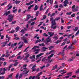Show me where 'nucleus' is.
<instances>
[{
  "label": "nucleus",
  "mask_w": 79,
  "mask_h": 79,
  "mask_svg": "<svg viewBox=\"0 0 79 79\" xmlns=\"http://www.w3.org/2000/svg\"><path fill=\"white\" fill-rule=\"evenodd\" d=\"M60 18H61V17H59L57 18H55L54 19L55 21H58V20H60Z\"/></svg>",
  "instance_id": "nucleus-30"
},
{
  "label": "nucleus",
  "mask_w": 79,
  "mask_h": 79,
  "mask_svg": "<svg viewBox=\"0 0 79 79\" xmlns=\"http://www.w3.org/2000/svg\"><path fill=\"white\" fill-rule=\"evenodd\" d=\"M31 18V17H27V18L26 19H25V21H28V20H29V19H30Z\"/></svg>",
  "instance_id": "nucleus-44"
},
{
  "label": "nucleus",
  "mask_w": 79,
  "mask_h": 79,
  "mask_svg": "<svg viewBox=\"0 0 79 79\" xmlns=\"http://www.w3.org/2000/svg\"><path fill=\"white\" fill-rule=\"evenodd\" d=\"M56 25H52L51 28L52 29H55L56 28Z\"/></svg>",
  "instance_id": "nucleus-13"
},
{
  "label": "nucleus",
  "mask_w": 79,
  "mask_h": 79,
  "mask_svg": "<svg viewBox=\"0 0 79 79\" xmlns=\"http://www.w3.org/2000/svg\"><path fill=\"white\" fill-rule=\"evenodd\" d=\"M12 76H13V73H11L10 75H9L8 77L11 78V77H12Z\"/></svg>",
  "instance_id": "nucleus-51"
},
{
  "label": "nucleus",
  "mask_w": 79,
  "mask_h": 79,
  "mask_svg": "<svg viewBox=\"0 0 79 79\" xmlns=\"http://www.w3.org/2000/svg\"><path fill=\"white\" fill-rule=\"evenodd\" d=\"M20 32H22L23 34H24V30L23 29L22 30L20 31Z\"/></svg>",
  "instance_id": "nucleus-55"
},
{
  "label": "nucleus",
  "mask_w": 79,
  "mask_h": 79,
  "mask_svg": "<svg viewBox=\"0 0 79 79\" xmlns=\"http://www.w3.org/2000/svg\"><path fill=\"white\" fill-rule=\"evenodd\" d=\"M61 42V40H58L56 42H55V44H59V43Z\"/></svg>",
  "instance_id": "nucleus-29"
},
{
  "label": "nucleus",
  "mask_w": 79,
  "mask_h": 79,
  "mask_svg": "<svg viewBox=\"0 0 79 79\" xmlns=\"http://www.w3.org/2000/svg\"><path fill=\"white\" fill-rule=\"evenodd\" d=\"M12 7H13V6H10L7 9L8 10H10V9H11V8H12Z\"/></svg>",
  "instance_id": "nucleus-42"
},
{
  "label": "nucleus",
  "mask_w": 79,
  "mask_h": 79,
  "mask_svg": "<svg viewBox=\"0 0 79 79\" xmlns=\"http://www.w3.org/2000/svg\"><path fill=\"white\" fill-rule=\"evenodd\" d=\"M79 30L77 31V33L75 34V35L76 36L77 35L79 34Z\"/></svg>",
  "instance_id": "nucleus-58"
},
{
  "label": "nucleus",
  "mask_w": 79,
  "mask_h": 79,
  "mask_svg": "<svg viewBox=\"0 0 79 79\" xmlns=\"http://www.w3.org/2000/svg\"><path fill=\"white\" fill-rule=\"evenodd\" d=\"M8 16L7 20L9 21L10 23L11 22L14 18V15L10 14Z\"/></svg>",
  "instance_id": "nucleus-1"
},
{
  "label": "nucleus",
  "mask_w": 79,
  "mask_h": 79,
  "mask_svg": "<svg viewBox=\"0 0 79 79\" xmlns=\"http://www.w3.org/2000/svg\"><path fill=\"white\" fill-rule=\"evenodd\" d=\"M48 41L45 42H44L45 44H46V45H48L50 44V43Z\"/></svg>",
  "instance_id": "nucleus-34"
},
{
  "label": "nucleus",
  "mask_w": 79,
  "mask_h": 79,
  "mask_svg": "<svg viewBox=\"0 0 79 79\" xmlns=\"http://www.w3.org/2000/svg\"><path fill=\"white\" fill-rule=\"evenodd\" d=\"M73 44L72 43L71 45V46H69L68 48V49H74V47H73Z\"/></svg>",
  "instance_id": "nucleus-16"
},
{
  "label": "nucleus",
  "mask_w": 79,
  "mask_h": 79,
  "mask_svg": "<svg viewBox=\"0 0 79 79\" xmlns=\"http://www.w3.org/2000/svg\"><path fill=\"white\" fill-rule=\"evenodd\" d=\"M18 76H19V73H18L16 75L15 77L16 79H18Z\"/></svg>",
  "instance_id": "nucleus-47"
},
{
  "label": "nucleus",
  "mask_w": 79,
  "mask_h": 79,
  "mask_svg": "<svg viewBox=\"0 0 79 79\" xmlns=\"http://www.w3.org/2000/svg\"><path fill=\"white\" fill-rule=\"evenodd\" d=\"M43 73V72H41L40 73H38V74L36 76H34L33 77L32 76H30L29 77V79H34L35 78L36 79H37V77H40V75H41L42 74V73Z\"/></svg>",
  "instance_id": "nucleus-3"
},
{
  "label": "nucleus",
  "mask_w": 79,
  "mask_h": 79,
  "mask_svg": "<svg viewBox=\"0 0 79 79\" xmlns=\"http://www.w3.org/2000/svg\"><path fill=\"white\" fill-rule=\"evenodd\" d=\"M47 18V16L46 15H44L43 18V19H45Z\"/></svg>",
  "instance_id": "nucleus-61"
},
{
  "label": "nucleus",
  "mask_w": 79,
  "mask_h": 79,
  "mask_svg": "<svg viewBox=\"0 0 79 79\" xmlns=\"http://www.w3.org/2000/svg\"><path fill=\"white\" fill-rule=\"evenodd\" d=\"M23 71L24 73L23 74H27V73L29 72V70L28 69H27V68L26 67L23 68V69H22L21 70V71Z\"/></svg>",
  "instance_id": "nucleus-5"
},
{
  "label": "nucleus",
  "mask_w": 79,
  "mask_h": 79,
  "mask_svg": "<svg viewBox=\"0 0 79 79\" xmlns=\"http://www.w3.org/2000/svg\"><path fill=\"white\" fill-rule=\"evenodd\" d=\"M53 39H54L55 40H57V39H58V36H56L53 37Z\"/></svg>",
  "instance_id": "nucleus-27"
},
{
  "label": "nucleus",
  "mask_w": 79,
  "mask_h": 79,
  "mask_svg": "<svg viewBox=\"0 0 79 79\" xmlns=\"http://www.w3.org/2000/svg\"><path fill=\"white\" fill-rule=\"evenodd\" d=\"M34 24H35V22L31 23V26H34Z\"/></svg>",
  "instance_id": "nucleus-60"
},
{
  "label": "nucleus",
  "mask_w": 79,
  "mask_h": 79,
  "mask_svg": "<svg viewBox=\"0 0 79 79\" xmlns=\"http://www.w3.org/2000/svg\"><path fill=\"white\" fill-rule=\"evenodd\" d=\"M4 76L0 77V79H4Z\"/></svg>",
  "instance_id": "nucleus-64"
},
{
  "label": "nucleus",
  "mask_w": 79,
  "mask_h": 79,
  "mask_svg": "<svg viewBox=\"0 0 79 79\" xmlns=\"http://www.w3.org/2000/svg\"><path fill=\"white\" fill-rule=\"evenodd\" d=\"M16 11H17V9H15L13 11V12L15 13H16Z\"/></svg>",
  "instance_id": "nucleus-57"
},
{
  "label": "nucleus",
  "mask_w": 79,
  "mask_h": 79,
  "mask_svg": "<svg viewBox=\"0 0 79 79\" xmlns=\"http://www.w3.org/2000/svg\"><path fill=\"white\" fill-rule=\"evenodd\" d=\"M62 66L63 68V67H64L65 66V64L63 63L62 64Z\"/></svg>",
  "instance_id": "nucleus-63"
},
{
  "label": "nucleus",
  "mask_w": 79,
  "mask_h": 79,
  "mask_svg": "<svg viewBox=\"0 0 79 79\" xmlns=\"http://www.w3.org/2000/svg\"><path fill=\"white\" fill-rule=\"evenodd\" d=\"M15 32V30H12L11 31H9L8 33L9 34H13V33H14Z\"/></svg>",
  "instance_id": "nucleus-35"
},
{
  "label": "nucleus",
  "mask_w": 79,
  "mask_h": 79,
  "mask_svg": "<svg viewBox=\"0 0 79 79\" xmlns=\"http://www.w3.org/2000/svg\"><path fill=\"white\" fill-rule=\"evenodd\" d=\"M46 40L47 41V42H50L51 41V39L50 38V37L48 36V38Z\"/></svg>",
  "instance_id": "nucleus-18"
},
{
  "label": "nucleus",
  "mask_w": 79,
  "mask_h": 79,
  "mask_svg": "<svg viewBox=\"0 0 79 79\" xmlns=\"http://www.w3.org/2000/svg\"><path fill=\"white\" fill-rule=\"evenodd\" d=\"M55 53V51L54 50H52L49 52H47L46 54V55H49V54H50V53Z\"/></svg>",
  "instance_id": "nucleus-14"
},
{
  "label": "nucleus",
  "mask_w": 79,
  "mask_h": 79,
  "mask_svg": "<svg viewBox=\"0 0 79 79\" xmlns=\"http://www.w3.org/2000/svg\"><path fill=\"white\" fill-rule=\"evenodd\" d=\"M41 42V40L39 39V40H37L36 41L35 44H37L38 42Z\"/></svg>",
  "instance_id": "nucleus-31"
},
{
  "label": "nucleus",
  "mask_w": 79,
  "mask_h": 79,
  "mask_svg": "<svg viewBox=\"0 0 79 79\" xmlns=\"http://www.w3.org/2000/svg\"><path fill=\"white\" fill-rule=\"evenodd\" d=\"M77 42V41H76V40H75L73 41V44H76V43Z\"/></svg>",
  "instance_id": "nucleus-52"
},
{
  "label": "nucleus",
  "mask_w": 79,
  "mask_h": 79,
  "mask_svg": "<svg viewBox=\"0 0 79 79\" xmlns=\"http://www.w3.org/2000/svg\"><path fill=\"white\" fill-rule=\"evenodd\" d=\"M36 48H38V49H36ZM39 46H36L33 47L32 48V50H33L34 49V52H36L35 53V54H37V53H38L39 51H40V49H39Z\"/></svg>",
  "instance_id": "nucleus-2"
},
{
  "label": "nucleus",
  "mask_w": 79,
  "mask_h": 79,
  "mask_svg": "<svg viewBox=\"0 0 79 79\" xmlns=\"http://www.w3.org/2000/svg\"><path fill=\"white\" fill-rule=\"evenodd\" d=\"M52 61V60H50L49 59H45V57H44L42 59V61H46V62H47V63H51Z\"/></svg>",
  "instance_id": "nucleus-8"
},
{
  "label": "nucleus",
  "mask_w": 79,
  "mask_h": 79,
  "mask_svg": "<svg viewBox=\"0 0 79 79\" xmlns=\"http://www.w3.org/2000/svg\"><path fill=\"white\" fill-rule=\"evenodd\" d=\"M7 3V2H5L4 3H2V4L1 6H3V5H6Z\"/></svg>",
  "instance_id": "nucleus-39"
},
{
  "label": "nucleus",
  "mask_w": 79,
  "mask_h": 79,
  "mask_svg": "<svg viewBox=\"0 0 79 79\" xmlns=\"http://www.w3.org/2000/svg\"><path fill=\"white\" fill-rule=\"evenodd\" d=\"M30 56L29 54H27V55L23 59V60H27V58H29Z\"/></svg>",
  "instance_id": "nucleus-17"
},
{
  "label": "nucleus",
  "mask_w": 79,
  "mask_h": 79,
  "mask_svg": "<svg viewBox=\"0 0 79 79\" xmlns=\"http://www.w3.org/2000/svg\"><path fill=\"white\" fill-rule=\"evenodd\" d=\"M51 23H52V25L56 24V22L55 21V20H52L51 22Z\"/></svg>",
  "instance_id": "nucleus-22"
},
{
  "label": "nucleus",
  "mask_w": 79,
  "mask_h": 79,
  "mask_svg": "<svg viewBox=\"0 0 79 79\" xmlns=\"http://www.w3.org/2000/svg\"><path fill=\"white\" fill-rule=\"evenodd\" d=\"M54 55V54L53 53L51 54L50 56H48V59H50V58H52V57Z\"/></svg>",
  "instance_id": "nucleus-26"
},
{
  "label": "nucleus",
  "mask_w": 79,
  "mask_h": 79,
  "mask_svg": "<svg viewBox=\"0 0 79 79\" xmlns=\"http://www.w3.org/2000/svg\"><path fill=\"white\" fill-rule=\"evenodd\" d=\"M33 6H34V5H33L30 6L28 8L27 11H29V10H31V8H32Z\"/></svg>",
  "instance_id": "nucleus-24"
},
{
  "label": "nucleus",
  "mask_w": 79,
  "mask_h": 79,
  "mask_svg": "<svg viewBox=\"0 0 79 79\" xmlns=\"http://www.w3.org/2000/svg\"><path fill=\"white\" fill-rule=\"evenodd\" d=\"M72 11H73L75 12V11H77V9H75V8H73V9H72Z\"/></svg>",
  "instance_id": "nucleus-49"
},
{
  "label": "nucleus",
  "mask_w": 79,
  "mask_h": 79,
  "mask_svg": "<svg viewBox=\"0 0 79 79\" xmlns=\"http://www.w3.org/2000/svg\"><path fill=\"white\" fill-rule=\"evenodd\" d=\"M16 23V21L12 22L11 23V24H15Z\"/></svg>",
  "instance_id": "nucleus-54"
},
{
  "label": "nucleus",
  "mask_w": 79,
  "mask_h": 79,
  "mask_svg": "<svg viewBox=\"0 0 79 79\" xmlns=\"http://www.w3.org/2000/svg\"><path fill=\"white\" fill-rule=\"evenodd\" d=\"M71 13H72V12H67L66 15H71Z\"/></svg>",
  "instance_id": "nucleus-46"
},
{
  "label": "nucleus",
  "mask_w": 79,
  "mask_h": 79,
  "mask_svg": "<svg viewBox=\"0 0 79 79\" xmlns=\"http://www.w3.org/2000/svg\"><path fill=\"white\" fill-rule=\"evenodd\" d=\"M55 15V13H53L52 15H50V17H53V16H54Z\"/></svg>",
  "instance_id": "nucleus-45"
},
{
  "label": "nucleus",
  "mask_w": 79,
  "mask_h": 79,
  "mask_svg": "<svg viewBox=\"0 0 79 79\" xmlns=\"http://www.w3.org/2000/svg\"><path fill=\"white\" fill-rule=\"evenodd\" d=\"M57 67H58V65L57 64L56 65L54 66H53V69H52V71L55 70V69H57Z\"/></svg>",
  "instance_id": "nucleus-23"
},
{
  "label": "nucleus",
  "mask_w": 79,
  "mask_h": 79,
  "mask_svg": "<svg viewBox=\"0 0 79 79\" xmlns=\"http://www.w3.org/2000/svg\"><path fill=\"white\" fill-rule=\"evenodd\" d=\"M48 34H49V35H50V37H52L54 35V33H52V32H48Z\"/></svg>",
  "instance_id": "nucleus-19"
},
{
  "label": "nucleus",
  "mask_w": 79,
  "mask_h": 79,
  "mask_svg": "<svg viewBox=\"0 0 79 79\" xmlns=\"http://www.w3.org/2000/svg\"><path fill=\"white\" fill-rule=\"evenodd\" d=\"M38 9V7L37 6V5H35V8L34 9V11H36Z\"/></svg>",
  "instance_id": "nucleus-28"
},
{
  "label": "nucleus",
  "mask_w": 79,
  "mask_h": 79,
  "mask_svg": "<svg viewBox=\"0 0 79 79\" xmlns=\"http://www.w3.org/2000/svg\"><path fill=\"white\" fill-rule=\"evenodd\" d=\"M65 44H66V42H64L61 44V46H63V45H65Z\"/></svg>",
  "instance_id": "nucleus-56"
},
{
  "label": "nucleus",
  "mask_w": 79,
  "mask_h": 79,
  "mask_svg": "<svg viewBox=\"0 0 79 79\" xmlns=\"http://www.w3.org/2000/svg\"><path fill=\"white\" fill-rule=\"evenodd\" d=\"M72 11H73L75 12V11H77V9H75V8H73V9H72Z\"/></svg>",
  "instance_id": "nucleus-48"
},
{
  "label": "nucleus",
  "mask_w": 79,
  "mask_h": 79,
  "mask_svg": "<svg viewBox=\"0 0 79 79\" xmlns=\"http://www.w3.org/2000/svg\"><path fill=\"white\" fill-rule=\"evenodd\" d=\"M18 63H19L18 62H16L14 64L10 65L8 68V71H9L10 70V68H11V67H12V65H13L14 66H17L18 64Z\"/></svg>",
  "instance_id": "nucleus-7"
},
{
  "label": "nucleus",
  "mask_w": 79,
  "mask_h": 79,
  "mask_svg": "<svg viewBox=\"0 0 79 79\" xmlns=\"http://www.w3.org/2000/svg\"><path fill=\"white\" fill-rule=\"evenodd\" d=\"M69 0H65L64 3V6H67V4H69Z\"/></svg>",
  "instance_id": "nucleus-9"
},
{
  "label": "nucleus",
  "mask_w": 79,
  "mask_h": 79,
  "mask_svg": "<svg viewBox=\"0 0 79 79\" xmlns=\"http://www.w3.org/2000/svg\"><path fill=\"white\" fill-rule=\"evenodd\" d=\"M43 35L44 37H48V35L46 34V33H44L43 34Z\"/></svg>",
  "instance_id": "nucleus-37"
},
{
  "label": "nucleus",
  "mask_w": 79,
  "mask_h": 79,
  "mask_svg": "<svg viewBox=\"0 0 79 79\" xmlns=\"http://www.w3.org/2000/svg\"><path fill=\"white\" fill-rule=\"evenodd\" d=\"M21 39L22 40H23V42L25 44H27L28 43L27 39H26V38L25 36L22 37L21 38Z\"/></svg>",
  "instance_id": "nucleus-6"
},
{
  "label": "nucleus",
  "mask_w": 79,
  "mask_h": 79,
  "mask_svg": "<svg viewBox=\"0 0 79 79\" xmlns=\"http://www.w3.org/2000/svg\"><path fill=\"white\" fill-rule=\"evenodd\" d=\"M17 59H20V60H22L23 58H21V56H19L17 57Z\"/></svg>",
  "instance_id": "nucleus-50"
},
{
  "label": "nucleus",
  "mask_w": 79,
  "mask_h": 79,
  "mask_svg": "<svg viewBox=\"0 0 79 79\" xmlns=\"http://www.w3.org/2000/svg\"><path fill=\"white\" fill-rule=\"evenodd\" d=\"M74 31H77L78 30V27H75V29H73Z\"/></svg>",
  "instance_id": "nucleus-32"
},
{
  "label": "nucleus",
  "mask_w": 79,
  "mask_h": 79,
  "mask_svg": "<svg viewBox=\"0 0 79 79\" xmlns=\"http://www.w3.org/2000/svg\"><path fill=\"white\" fill-rule=\"evenodd\" d=\"M49 10L50 9H49V8L48 9L45 13V14H47V13H48V11H49Z\"/></svg>",
  "instance_id": "nucleus-53"
},
{
  "label": "nucleus",
  "mask_w": 79,
  "mask_h": 79,
  "mask_svg": "<svg viewBox=\"0 0 79 79\" xmlns=\"http://www.w3.org/2000/svg\"><path fill=\"white\" fill-rule=\"evenodd\" d=\"M19 27H16L15 30H16V32H18V31L19 30Z\"/></svg>",
  "instance_id": "nucleus-33"
},
{
  "label": "nucleus",
  "mask_w": 79,
  "mask_h": 79,
  "mask_svg": "<svg viewBox=\"0 0 79 79\" xmlns=\"http://www.w3.org/2000/svg\"><path fill=\"white\" fill-rule=\"evenodd\" d=\"M35 67H36V65H34L31 68L32 72H34V71H36V69L35 68Z\"/></svg>",
  "instance_id": "nucleus-12"
},
{
  "label": "nucleus",
  "mask_w": 79,
  "mask_h": 79,
  "mask_svg": "<svg viewBox=\"0 0 79 79\" xmlns=\"http://www.w3.org/2000/svg\"><path fill=\"white\" fill-rule=\"evenodd\" d=\"M43 6V5H41L40 7V11H42L43 10V8H42V7Z\"/></svg>",
  "instance_id": "nucleus-38"
},
{
  "label": "nucleus",
  "mask_w": 79,
  "mask_h": 79,
  "mask_svg": "<svg viewBox=\"0 0 79 79\" xmlns=\"http://www.w3.org/2000/svg\"><path fill=\"white\" fill-rule=\"evenodd\" d=\"M10 54H6L5 56V57H8V56H10Z\"/></svg>",
  "instance_id": "nucleus-59"
},
{
  "label": "nucleus",
  "mask_w": 79,
  "mask_h": 79,
  "mask_svg": "<svg viewBox=\"0 0 79 79\" xmlns=\"http://www.w3.org/2000/svg\"><path fill=\"white\" fill-rule=\"evenodd\" d=\"M44 53H41L39 54V55H36V57L37 58H39V57H40V56H42V55H44Z\"/></svg>",
  "instance_id": "nucleus-20"
},
{
  "label": "nucleus",
  "mask_w": 79,
  "mask_h": 79,
  "mask_svg": "<svg viewBox=\"0 0 79 79\" xmlns=\"http://www.w3.org/2000/svg\"><path fill=\"white\" fill-rule=\"evenodd\" d=\"M21 2V1H18L17 0L15 1L14 2V3H15L16 5H18L19 3H20Z\"/></svg>",
  "instance_id": "nucleus-21"
},
{
  "label": "nucleus",
  "mask_w": 79,
  "mask_h": 79,
  "mask_svg": "<svg viewBox=\"0 0 79 79\" xmlns=\"http://www.w3.org/2000/svg\"><path fill=\"white\" fill-rule=\"evenodd\" d=\"M60 54H61L62 55L64 56V55L65 54V53H64V50H62V52H60L59 54H57V55H60Z\"/></svg>",
  "instance_id": "nucleus-15"
},
{
  "label": "nucleus",
  "mask_w": 79,
  "mask_h": 79,
  "mask_svg": "<svg viewBox=\"0 0 79 79\" xmlns=\"http://www.w3.org/2000/svg\"><path fill=\"white\" fill-rule=\"evenodd\" d=\"M3 69V72L2 73H1V74H2V75H3V74H4L5 73V71H6V70L7 71L8 70V69L7 68L6 69H5V68H4Z\"/></svg>",
  "instance_id": "nucleus-10"
},
{
  "label": "nucleus",
  "mask_w": 79,
  "mask_h": 79,
  "mask_svg": "<svg viewBox=\"0 0 79 79\" xmlns=\"http://www.w3.org/2000/svg\"><path fill=\"white\" fill-rule=\"evenodd\" d=\"M23 44H22L19 46L18 47V48L19 49V48H22L23 47Z\"/></svg>",
  "instance_id": "nucleus-40"
},
{
  "label": "nucleus",
  "mask_w": 79,
  "mask_h": 79,
  "mask_svg": "<svg viewBox=\"0 0 79 79\" xmlns=\"http://www.w3.org/2000/svg\"><path fill=\"white\" fill-rule=\"evenodd\" d=\"M39 11H36L35 14V16H38V15H39Z\"/></svg>",
  "instance_id": "nucleus-43"
},
{
  "label": "nucleus",
  "mask_w": 79,
  "mask_h": 79,
  "mask_svg": "<svg viewBox=\"0 0 79 79\" xmlns=\"http://www.w3.org/2000/svg\"><path fill=\"white\" fill-rule=\"evenodd\" d=\"M46 50H48V48H46V47H44L43 48V49H42L43 52H45V51H46Z\"/></svg>",
  "instance_id": "nucleus-25"
},
{
  "label": "nucleus",
  "mask_w": 79,
  "mask_h": 79,
  "mask_svg": "<svg viewBox=\"0 0 79 79\" xmlns=\"http://www.w3.org/2000/svg\"><path fill=\"white\" fill-rule=\"evenodd\" d=\"M11 12V10H9L8 11V12H7L5 13H4L3 15V16H8V15H9V14H10V13Z\"/></svg>",
  "instance_id": "nucleus-11"
},
{
  "label": "nucleus",
  "mask_w": 79,
  "mask_h": 79,
  "mask_svg": "<svg viewBox=\"0 0 79 79\" xmlns=\"http://www.w3.org/2000/svg\"><path fill=\"white\" fill-rule=\"evenodd\" d=\"M39 46H40V47H41V46H45V44L44 43H42L41 44H39Z\"/></svg>",
  "instance_id": "nucleus-36"
},
{
  "label": "nucleus",
  "mask_w": 79,
  "mask_h": 79,
  "mask_svg": "<svg viewBox=\"0 0 79 79\" xmlns=\"http://www.w3.org/2000/svg\"><path fill=\"white\" fill-rule=\"evenodd\" d=\"M53 0H50L49 3H50V4L51 5H52V4H53Z\"/></svg>",
  "instance_id": "nucleus-41"
},
{
  "label": "nucleus",
  "mask_w": 79,
  "mask_h": 79,
  "mask_svg": "<svg viewBox=\"0 0 79 79\" xmlns=\"http://www.w3.org/2000/svg\"><path fill=\"white\" fill-rule=\"evenodd\" d=\"M53 48V46H51L49 47V50H51L52 49V48Z\"/></svg>",
  "instance_id": "nucleus-62"
},
{
  "label": "nucleus",
  "mask_w": 79,
  "mask_h": 79,
  "mask_svg": "<svg viewBox=\"0 0 79 79\" xmlns=\"http://www.w3.org/2000/svg\"><path fill=\"white\" fill-rule=\"evenodd\" d=\"M6 38H8V41H7L6 42H5L3 43V45H2V47H5L6 46V44L8 43V42H9V41H10V37H8V35H7L6 36Z\"/></svg>",
  "instance_id": "nucleus-4"
}]
</instances>
